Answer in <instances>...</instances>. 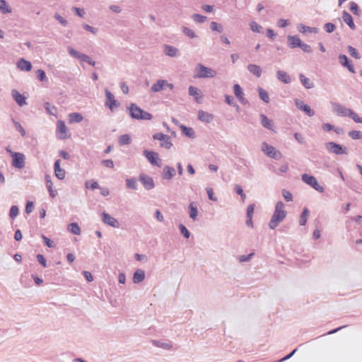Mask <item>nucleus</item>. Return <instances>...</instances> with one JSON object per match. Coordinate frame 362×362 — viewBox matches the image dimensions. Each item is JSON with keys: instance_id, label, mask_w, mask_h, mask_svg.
<instances>
[{"instance_id": "nucleus-1", "label": "nucleus", "mask_w": 362, "mask_h": 362, "mask_svg": "<svg viewBox=\"0 0 362 362\" xmlns=\"http://www.w3.org/2000/svg\"><path fill=\"white\" fill-rule=\"evenodd\" d=\"M285 205L281 201L276 202L274 214L269 222V228L275 229L279 224L286 218L287 211L284 209Z\"/></svg>"}, {"instance_id": "nucleus-2", "label": "nucleus", "mask_w": 362, "mask_h": 362, "mask_svg": "<svg viewBox=\"0 0 362 362\" xmlns=\"http://www.w3.org/2000/svg\"><path fill=\"white\" fill-rule=\"evenodd\" d=\"M127 109L129 110V116L134 119L150 120L153 117L151 113L144 110L135 103H131Z\"/></svg>"}, {"instance_id": "nucleus-3", "label": "nucleus", "mask_w": 362, "mask_h": 362, "mask_svg": "<svg viewBox=\"0 0 362 362\" xmlns=\"http://www.w3.org/2000/svg\"><path fill=\"white\" fill-rule=\"evenodd\" d=\"M194 78H214L216 75V71L211 68L206 67L202 64H198L195 66Z\"/></svg>"}, {"instance_id": "nucleus-4", "label": "nucleus", "mask_w": 362, "mask_h": 362, "mask_svg": "<svg viewBox=\"0 0 362 362\" xmlns=\"http://www.w3.org/2000/svg\"><path fill=\"white\" fill-rule=\"evenodd\" d=\"M325 148L329 153L336 155H347L348 149L346 146L334 141H329L325 144Z\"/></svg>"}, {"instance_id": "nucleus-5", "label": "nucleus", "mask_w": 362, "mask_h": 362, "mask_svg": "<svg viewBox=\"0 0 362 362\" xmlns=\"http://www.w3.org/2000/svg\"><path fill=\"white\" fill-rule=\"evenodd\" d=\"M6 151L10 153L12 157V165L18 169H23L25 167V156L22 153L13 152L8 148Z\"/></svg>"}, {"instance_id": "nucleus-6", "label": "nucleus", "mask_w": 362, "mask_h": 362, "mask_svg": "<svg viewBox=\"0 0 362 362\" xmlns=\"http://www.w3.org/2000/svg\"><path fill=\"white\" fill-rule=\"evenodd\" d=\"M301 177L305 183L312 187L316 191L320 193L324 192V187L318 183V181L313 175L304 173L302 175Z\"/></svg>"}, {"instance_id": "nucleus-7", "label": "nucleus", "mask_w": 362, "mask_h": 362, "mask_svg": "<svg viewBox=\"0 0 362 362\" xmlns=\"http://www.w3.org/2000/svg\"><path fill=\"white\" fill-rule=\"evenodd\" d=\"M68 52L69 54L74 57V58L80 59L81 62H84L90 64V66H95V62L87 54H85L83 53H81L80 52L74 49L71 47H68Z\"/></svg>"}, {"instance_id": "nucleus-8", "label": "nucleus", "mask_w": 362, "mask_h": 362, "mask_svg": "<svg viewBox=\"0 0 362 362\" xmlns=\"http://www.w3.org/2000/svg\"><path fill=\"white\" fill-rule=\"evenodd\" d=\"M262 151L269 158L276 160H279L281 158V152L267 142L262 143Z\"/></svg>"}, {"instance_id": "nucleus-9", "label": "nucleus", "mask_w": 362, "mask_h": 362, "mask_svg": "<svg viewBox=\"0 0 362 362\" xmlns=\"http://www.w3.org/2000/svg\"><path fill=\"white\" fill-rule=\"evenodd\" d=\"M153 139L154 140L160 141V147L165 148L166 149H170L173 146V143L170 136L163 133L160 132L154 134L153 135Z\"/></svg>"}, {"instance_id": "nucleus-10", "label": "nucleus", "mask_w": 362, "mask_h": 362, "mask_svg": "<svg viewBox=\"0 0 362 362\" xmlns=\"http://www.w3.org/2000/svg\"><path fill=\"white\" fill-rule=\"evenodd\" d=\"M105 93L106 97L105 105L111 111H114L115 108L120 106V103L115 99L114 95L107 88L105 89Z\"/></svg>"}, {"instance_id": "nucleus-11", "label": "nucleus", "mask_w": 362, "mask_h": 362, "mask_svg": "<svg viewBox=\"0 0 362 362\" xmlns=\"http://www.w3.org/2000/svg\"><path fill=\"white\" fill-rule=\"evenodd\" d=\"M143 153L151 165L158 167L161 166V160L159 158V155L158 153L150 150H144Z\"/></svg>"}, {"instance_id": "nucleus-12", "label": "nucleus", "mask_w": 362, "mask_h": 362, "mask_svg": "<svg viewBox=\"0 0 362 362\" xmlns=\"http://www.w3.org/2000/svg\"><path fill=\"white\" fill-rule=\"evenodd\" d=\"M139 180L146 190H151L155 187L153 179L144 173L139 174Z\"/></svg>"}, {"instance_id": "nucleus-13", "label": "nucleus", "mask_w": 362, "mask_h": 362, "mask_svg": "<svg viewBox=\"0 0 362 362\" xmlns=\"http://www.w3.org/2000/svg\"><path fill=\"white\" fill-rule=\"evenodd\" d=\"M57 138L64 140L70 137L71 134H67L68 129L63 120H58L57 122Z\"/></svg>"}, {"instance_id": "nucleus-14", "label": "nucleus", "mask_w": 362, "mask_h": 362, "mask_svg": "<svg viewBox=\"0 0 362 362\" xmlns=\"http://www.w3.org/2000/svg\"><path fill=\"white\" fill-rule=\"evenodd\" d=\"M295 105L299 110L304 112L308 116L313 117L315 115V111L312 110L308 105L304 103L303 100L300 99H296Z\"/></svg>"}, {"instance_id": "nucleus-15", "label": "nucleus", "mask_w": 362, "mask_h": 362, "mask_svg": "<svg viewBox=\"0 0 362 362\" xmlns=\"http://www.w3.org/2000/svg\"><path fill=\"white\" fill-rule=\"evenodd\" d=\"M332 106L333 112L340 117H347L351 110V109L346 108L345 106L337 103H332Z\"/></svg>"}, {"instance_id": "nucleus-16", "label": "nucleus", "mask_w": 362, "mask_h": 362, "mask_svg": "<svg viewBox=\"0 0 362 362\" xmlns=\"http://www.w3.org/2000/svg\"><path fill=\"white\" fill-rule=\"evenodd\" d=\"M339 62L341 65L346 68L351 73H355V69L351 63V61L344 54H340L338 57Z\"/></svg>"}, {"instance_id": "nucleus-17", "label": "nucleus", "mask_w": 362, "mask_h": 362, "mask_svg": "<svg viewBox=\"0 0 362 362\" xmlns=\"http://www.w3.org/2000/svg\"><path fill=\"white\" fill-rule=\"evenodd\" d=\"M102 221L104 223L113 228H119V221L105 211L102 214Z\"/></svg>"}, {"instance_id": "nucleus-18", "label": "nucleus", "mask_w": 362, "mask_h": 362, "mask_svg": "<svg viewBox=\"0 0 362 362\" xmlns=\"http://www.w3.org/2000/svg\"><path fill=\"white\" fill-rule=\"evenodd\" d=\"M233 92L235 97L243 105H247L248 103V100L244 97V93L243 91L241 86L239 84H234Z\"/></svg>"}, {"instance_id": "nucleus-19", "label": "nucleus", "mask_w": 362, "mask_h": 362, "mask_svg": "<svg viewBox=\"0 0 362 362\" xmlns=\"http://www.w3.org/2000/svg\"><path fill=\"white\" fill-rule=\"evenodd\" d=\"M11 95H12L13 100L16 101V103L19 106L22 107L27 104L26 98L23 95H22L21 93H19L16 89L12 90Z\"/></svg>"}, {"instance_id": "nucleus-20", "label": "nucleus", "mask_w": 362, "mask_h": 362, "mask_svg": "<svg viewBox=\"0 0 362 362\" xmlns=\"http://www.w3.org/2000/svg\"><path fill=\"white\" fill-rule=\"evenodd\" d=\"M175 175V170L174 168L165 165L164 166L162 172V179L163 180H171Z\"/></svg>"}, {"instance_id": "nucleus-21", "label": "nucleus", "mask_w": 362, "mask_h": 362, "mask_svg": "<svg viewBox=\"0 0 362 362\" xmlns=\"http://www.w3.org/2000/svg\"><path fill=\"white\" fill-rule=\"evenodd\" d=\"M54 170L55 176L60 180L65 177V170L60 167V160H57L54 163Z\"/></svg>"}, {"instance_id": "nucleus-22", "label": "nucleus", "mask_w": 362, "mask_h": 362, "mask_svg": "<svg viewBox=\"0 0 362 362\" xmlns=\"http://www.w3.org/2000/svg\"><path fill=\"white\" fill-rule=\"evenodd\" d=\"M342 18L344 22L350 28V29L352 30H356V27L354 24L353 18L346 10L342 12Z\"/></svg>"}, {"instance_id": "nucleus-23", "label": "nucleus", "mask_w": 362, "mask_h": 362, "mask_svg": "<svg viewBox=\"0 0 362 362\" xmlns=\"http://www.w3.org/2000/svg\"><path fill=\"white\" fill-rule=\"evenodd\" d=\"M198 119L208 124L213 121L214 115L209 112L200 110L198 111Z\"/></svg>"}, {"instance_id": "nucleus-24", "label": "nucleus", "mask_w": 362, "mask_h": 362, "mask_svg": "<svg viewBox=\"0 0 362 362\" xmlns=\"http://www.w3.org/2000/svg\"><path fill=\"white\" fill-rule=\"evenodd\" d=\"M17 67L21 71H30L32 69L33 66L30 62L25 60L23 58H21L17 62Z\"/></svg>"}, {"instance_id": "nucleus-25", "label": "nucleus", "mask_w": 362, "mask_h": 362, "mask_svg": "<svg viewBox=\"0 0 362 362\" xmlns=\"http://www.w3.org/2000/svg\"><path fill=\"white\" fill-rule=\"evenodd\" d=\"M302 41L297 35H288V46L291 48L299 47Z\"/></svg>"}, {"instance_id": "nucleus-26", "label": "nucleus", "mask_w": 362, "mask_h": 362, "mask_svg": "<svg viewBox=\"0 0 362 362\" xmlns=\"http://www.w3.org/2000/svg\"><path fill=\"white\" fill-rule=\"evenodd\" d=\"M145 279V272L143 269H136L134 274L132 281L134 284H139L142 282Z\"/></svg>"}, {"instance_id": "nucleus-27", "label": "nucleus", "mask_w": 362, "mask_h": 362, "mask_svg": "<svg viewBox=\"0 0 362 362\" xmlns=\"http://www.w3.org/2000/svg\"><path fill=\"white\" fill-rule=\"evenodd\" d=\"M276 78L279 81L286 83L288 84L291 82V78L290 76L287 74V72L281 70H278L276 71Z\"/></svg>"}, {"instance_id": "nucleus-28", "label": "nucleus", "mask_w": 362, "mask_h": 362, "mask_svg": "<svg viewBox=\"0 0 362 362\" xmlns=\"http://www.w3.org/2000/svg\"><path fill=\"white\" fill-rule=\"evenodd\" d=\"M298 30L299 32L304 33V34H305L307 33L316 34L319 32V29L317 28L306 26L301 23L298 25Z\"/></svg>"}, {"instance_id": "nucleus-29", "label": "nucleus", "mask_w": 362, "mask_h": 362, "mask_svg": "<svg viewBox=\"0 0 362 362\" xmlns=\"http://www.w3.org/2000/svg\"><path fill=\"white\" fill-rule=\"evenodd\" d=\"M262 125L269 130H272L274 127V122L272 119H269L265 115L260 114Z\"/></svg>"}, {"instance_id": "nucleus-30", "label": "nucleus", "mask_w": 362, "mask_h": 362, "mask_svg": "<svg viewBox=\"0 0 362 362\" xmlns=\"http://www.w3.org/2000/svg\"><path fill=\"white\" fill-rule=\"evenodd\" d=\"M165 84H168V81L165 80H158L151 88L152 92L156 93L164 89Z\"/></svg>"}, {"instance_id": "nucleus-31", "label": "nucleus", "mask_w": 362, "mask_h": 362, "mask_svg": "<svg viewBox=\"0 0 362 362\" xmlns=\"http://www.w3.org/2000/svg\"><path fill=\"white\" fill-rule=\"evenodd\" d=\"M299 79H300L301 83L303 84V86L306 89H311V88H314V86H315L314 83L312 82L310 80V78H307L304 74H300Z\"/></svg>"}, {"instance_id": "nucleus-32", "label": "nucleus", "mask_w": 362, "mask_h": 362, "mask_svg": "<svg viewBox=\"0 0 362 362\" xmlns=\"http://www.w3.org/2000/svg\"><path fill=\"white\" fill-rule=\"evenodd\" d=\"M180 129L182 131V134L185 136L190 138L194 139L196 135L194 129L192 127H187L185 125L182 124L180 126Z\"/></svg>"}, {"instance_id": "nucleus-33", "label": "nucleus", "mask_w": 362, "mask_h": 362, "mask_svg": "<svg viewBox=\"0 0 362 362\" xmlns=\"http://www.w3.org/2000/svg\"><path fill=\"white\" fill-rule=\"evenodd\" d=\"M247 70L257 78L262 75V69L258 65L250 64L247 65Z\"/></svg>"}, {"instance_id": "nucleus-34", "label": "nucleus", "mask_w": 362, "mask_h": 362, "mask_svg": "<svg viewBox=\"0 0 362 362\" xmlns=\"http://www.w3.org/2000/svg\"><path fill=\"white\" fill-rule=\"evenodd\" d=\"M83 119V115L79 112H71L69 115V123H79Z\"/></svg>"}, {"instance_id": "nucleus-35", "label": "nucleus", "mask_w": 362, "mask_h": 362, "mask_svg": "<svg viewBox=\"0 0 362 362\" xmlns=\"http://www.w3.org/2000/svg\"><path fill=\"white\" fill-rule=\"evenodd\" d=\"M126 187L127 189L136 190L138 188L137 180L135 177H127L126 179Z\"/></svg>"}, {"instance_id": "nucleus-36", "label": "nucleus", "mask_w": 362, "mask_h": 362, "mask_svg": "<svg viewBox=\"0 0 362 362\" xmlns=\"http://www.w3.org/2000/svg\"><path fill=\"white\" fill-rule=\"evenodd\" d=\"M178 49L171 45H165L164 46V52L166 55L173 57H175L177 54Z\"/></svg>"}, {"instance_id": "nucleus-37", "label": "nucleus", "mask_w": 362, "mask_h": 362, "mask_svg": "<svg viewBox=\"0 0 362 362\" xmlns=\"http://www.w3.org/2000/svg\"><path fill=\"white\" fill-rule=\"evenodd\" d=\"M189 217L195 220L198 216V210L197 204L194 202H191L189 205Z\"/></svg>"}, {"instance_id": "nucleus-38", "label": "nucleus", "mask_w": 362, "mask_h": 362, "mask_svg": "<svg viewBox=\"0 0 362 362\" xmlns=\"http://www.w3.org/2000/svg\"><path fill=\"white\" fill-rule=\"evenodd\" d=\"M310 211L308 209L304 208L299 218V225L305 226L308 221Z\"/></svg>"}, {"instance_id": "nucleus-39", "label": "nucleus", "mask_w": 362, "mask_h": 362, "mask_svg": "<svg viewBox=\"0 0 362 362\" xmlns=\"http://www.w3.org/2000/svg\"><path fill=\"white\" fill-rule=\"evenodd\" d=\"M44 107L49 115H53V116L57 115V108L54 105H51L49 102L45 103Z\"/></svg>"}, {"instance_id": "nucleus-40", "label": "nucleus", "mask_w": 362, "mask_h": 362, "mask_svg": "<svg viewBox=\"0 0 362 362\" xmlns=\"http://www.w3.org/2000/svg\"><path fill=\"white\" fill-rule=\"evenodd\" d=\"M67 229L74 235H79L81 233V228L78 224L76 222H73L69 224Z\"/></svg>"}, {"instance_id": "nucleus-41", "label": "nucleus", "mask_w": 362, "mask_h": 362, "mask_svg": "<svg viewBox=\"0 0 362 362\" xmlns=\"http://www.w3.org/2000/svg\"><path fill=\"white\" fill-rule=\"evenodd\" d=\"M132 142L131 137L129 134H122L119 137L118 143L120 146L128 145Z\"/></svg>"}, {"instance_id": "nucleus-42", "label": "nucleus", "mask_w": 362, "mask_h": 362, "mask_svg": "<svg viewBox=\"0 0 362 362\" xmlns=\"http://www.w3.org/2000/svg\"><path fill=\"white\" fill-rule=\"evenodd\" d=\"M257 91L259 93V98L266 103H269V97L267 92L261 87H258Z\"/></svg>"}, {"instance_id": "nucleus-43", "label": "nucleus", "mask_w": 362, "mask_h": 362, "mask_svg": "<svg viewBox=\"0 0 362 362\" xmlns=\"http://www.w3.org/2000/svg\"><path fill=\"white\" fill-rule=\"evenodd\" d=\"M12 9L7 5L5 0H0V12L3 14L11 13Z\"/></svg>"}, {"instance_id": "nucleus-44", "label": "nucleus", "mask_w": 362, "mask_h": 362, "mask_svg": "<svg viewBox=\"0 0 362 362\" xmlns=\"http://www.w3.org/2000/svg\"><path fill=\"white\" fill-rule=\"evenodd\" d=\"M152 342L154 346H156L157 347H160V348H163V349H167V350H169L173 347L172 344H168V343L162 342L159 340H153Z\"/></svg>"}, {"instance_id": "nucleus-45", "label": "nucleus", "mask_w": 362, "mask_h": 362, "mask_svg": "<svg viewBox=\"0 0 362 362\" xmlns=\"http://www.w3.org/2000/svg\"><path fill=\"white\" fill-rule=\"evenodd\" d=\"M210 29L212 31H216L219 33H221L223 31V27L221 23H218L215 21H212L210 23Z\"/></svg>"}, {"instance_id": "nucleus-46", "label": "nucleus", "mask_w": 362, "mask_h": 362, "mask_svg": "<svg viewBox=\"0 0 362 362\" xmlns=\"http://www.w3.org/2000/svg\"><path fill=\"white\" fill-rule=\"evenodd\" d=\"M250 28L255 33H263V28L255 21H252L250 23Z\"/></svg>"}, {"instance_id": "nucleus-47", "label": "nucleus", "mask_w": 362, "mask_h": 362, "mask_svg": "<svg viewBox=\"0 0 362 362\" xmlns=\"http://www.w3.org/2000/svg\"><path fill=\"white\" fill-rule=\"evenodd\" d=\"M349 9L354 15H356V16L361 15V11L359 8V6H358V4L356 2H354V1L350 2Z\"/></svg>"}, {"instance_id": "nucleus-48", "label": "nucleus", "mask_w": 362, "mask_h": 362, "mask_svg": "<svg viewBox=\"0 0 362 362\" xmlns=\"http://www.w3.org/2000/svg\"><path fill=\"white\" fill-rule=\"evenodd\" d=\"M188 90H189V95L191 96H194L195 100L198 102L199 101L198 95L200 93V90L197 88L194 87L192 86H190L189 87Z\"/></svg>"}, {"instance_id": "nucleus-49", "label": "nucleus", "mask_w": 362, "mask_h": 362, "mask_svg": "<svg viewBox=\"0 0 362 362\" xmlns=\"http://www.w3.org/2000/svg\"><path fill=\"white\" fill-rule=\"evenodd\" d=\"M182 30L185 35L188 36L191 39H194L197 37L194 31L187 27L183 26L182 28Z\"/></svg>"}, {"instance_id": "nucleus-50", "label": "nucleus", "mask_w": 362, "mask_h": 362, "mask_svg": "<svg viewBox=\"0 0 362 362\" xmlns=\"http://www.w3.org/2000/svg\"><path fill=\"white\" fill-rule=\"evenodd\" d=\"M41 238L43 240V243L45 245H46L47 247L49 248H54L56 247V245L54 243V242L47 236H45L44 234L41 235Z\"/></svg>"}, {"instance_id": "nucleus-51", "label": "nucleus", "mask_w": 362, "mask_h": 362, "mask_svg": "<svg viewBox=\"0 0 362 362\" xmlns=\"http://www.w3.org/2000/svg\"><path fill=\"white\" fill-rule=\"evenodd\" d=\"M12 122L16 129L17 131L19 132L21 135L24 137L26 135V132L23 127V126L20 124V122L16 121L14 119H12Z\"/></svg>"}, {"instance_id": "nucleus-52", "label": "nucleus", "mask_w": 362, "mask_h": 362, "mask_svg": "<svg viewBox=\"0 0 362 362\" xmlns=\"http://www.w3.org/2000/svg\"><path fill=\"white\" fill-rule=\"evenodd\" d=\"M18 214H19V209H18V207L16 205L11 206V207L10 208V211H9V216H10V218L12 220H13V219H15L17 217Z\"/></svg>"}, {"instance_id": "nucleus-53", "label": "nucleus", "mask_w": 362, "mask_h": 362, "mask_svg": "<svg viewBox=\"0 0 362 362\" xmlns=\"http://www.w3.org/2000/svg\"><path fill=\"white\" fill-rule=\"evenodd\" d=\"M179 229H180V233L187 239H188L190 235H191V233L189 232V230L186 228L185 226H184L183 224L180 223L179 225Z\"/></svg>"}, {"instance_id": "nucleus-54", "label": "nucleus", "mask_w": 362, "mask_h": 362, "mask_svg": "<svg viewBox=\"0 0 362 362\" xmlns=\"http://www.w3.org/2000/svg\"><path fill=\"white\" fill-rule=\"evenodd\" d=\"M349 136L354 140L362 139V132L357 130H352L349 132Z\"/></svg>"}, {"instance_id": "nucleus-55", "label": "nucleus", "mask_w": 362, "mask_h": 362, "mask_svg": "<svg viewBox=\"0 0 362 362\" xmlns=\"http://www.w3.org/2000/svg\"><path fill=\"white\" fill-rule=\"evenodd\" d=\"M37 78L41 82L47 81V78L46 76L45 71L42 69H38L36 71Z\"/></svg>"}, {"instance_id": "nucleus-56", "label": "nucleus", "mask_w": 362, "mask_h": 362, "mask_svg": "<svg viewBox=\"0 0 362 362\" xmlns=\"http://www.w3.org/2000/svg\"><path fill=\"white\" fill-rule=\"evenodd\" d=\"M348 117L351 118L355 122L362 124V117H360L354 110L351 109Z\"/></svg>"}, {"instance_id": "nucleus-57", "label": "nucleus", "mask_w": 362, "mask_h": 362, "mask_svg": "<svg viewBox=\"0 0 362 362\" xmlns=\"http://www.w3.org/2000/svg\"><path fill=\"white\" fill-rule=\"evenodd\" d=\"M86 187L87 189H90L92 190H94L95 189H99L100 186H99L98 182L91 180L90 181L86 182Z\"/></svg>"}, {"instance_id": "nucleus-58", "label": "nucleus", "mask_w": 362, "mask_h": 362, "mask_svg": "<svg viewBox=\"0 0 362 362\" xmlns=\"http://www.w3.org/2000/svg\"><path fill=\"white\" fill-rule=\"evenodd\" d=\"M192 19L199 23H203L206 21V17L199 13H194L192 16Z\"/></svg>"}, {"instance_id": "nucleus-59", "label": "nucleus", "mask_w": 362, "mask_h": 362, "mask_svg": "<svg viewBox=\"0 0 362 362\" xmlns=\"http://www.w3.org/2000/svg\"><path fill=\"white\" fill-rule=\"evenodd\" d=\"M323 28L327 33H333L336 29V25L332 23H327L324 25Z\"/></svg>"}, {"instance_id": "nucleus-60", "label": "nucleus", "mask_w": 362, "mask_h": 362, "mask_svg": "<svg viewBox=\"0 0 362 362\" xmlns=\"http://www.w3.org/2000/svg\"><path fill=\"white\" fill-rule=\"evenodd\" d=\"M348 51L349 52V54L351 57H354L355 59H359L361 58L360 54L358 52V51L354 47L349 45Z\"/></svg>"}, {"instance_id": "nucleus-61", "label": "nucleus", "mask_w": 362, "mask_h": 362, "mask_svg": "<svg viewBox=\"0 0 362 362\" xmlns=\"http://www.w3.org/2000/svg\"><path fill=\"white\" fill-rule=\"evenodd\" d=\"M54 19H56L62 25L66 26L68 25L67 21L60 16L58 13H55L54 15Z\"/></svg>"}, {"instance_id": "nucleus-62", "label": "nucleus", "mask_w": 362, "mask_h": 362, "mask_svg": "<svg viewBox=\"0 0 362 362\" xmlns=\"http://www.w3.org/2000/svg\"><path fill=\"white\" fill-rule=\"evenodd\" d=\"M37 260L39 262L40 264L42 265L44 268H46L47 267V261L45 258L44 255L41 254H37L36 256Z\"/></svg>"}, {"instance_id": "nucleus-63", "label": "nucleus", "mask_w": 362, "mask_h": 362, "mask_svg": "<svg viewBox=\"0 0 362 362\" xmlns=\"http://www.w3.org/2000/svg\"><path fill=\"white\" fill-rule=\"evenodd\" d=\"M255 253L251 252L247 255H240L238 257V259L240 262H248L251 259V258L254 256Z\"/></svg>"}, {"instance_id": "nucleus-64", "label": "nucleus", "mask_w": 362, "mask_h": 362, "mask_svg": "<svg viewBox=\"0 0 362 362\" xmlns=\"http://www.w3.org/2000/svg\"><path fill=\"white\" fill-rule=\"evenodd\" d=\"M282 195L286 202H291L293 200L292 194L286 189L282 190Z\"/></svg>"}]
</instances>
